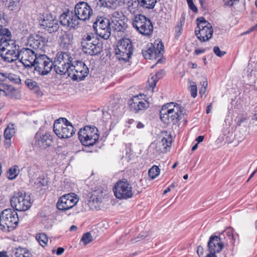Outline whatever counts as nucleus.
<instances>
[{
  "label": "nucleus",
  "instance_id": "nucleus-1",
  "mask_svg": "<svg viewBox=\"0 0 257 257\" xmlns=\"http://www.w3.org/2000/svg\"><path fill=\"white\" fill-rule=\"evenodd\" d=\"M17 212L14 209L7 208L0 213V229L9 231L16 228L19 223Z\"/></svg>",
  "mask_w": 257,
  "mask_h": 257
},
{
  "label": "nucleus",
  "instance_id": "nucleus-2",
  "mask_svg": "<svg viewBox=\"0 0 257 257\" xmlns=\"http://www.w3.org/2000/svg\"><path fill=\"white\" fill-rule=\"evenodd\" d=\"M53 131L60 139L69 138L75 133L73 126L65 118H59L55 121Z\"/></svg>",
  "mask_w": 257,
  "mask_h": 257
},
{
  "label": "nucleus",
  "instance_id": "nucleus-3",
  "mask_svg": "<svg viewBox=\"0 0 257 257\" xmlns=\"http://www.w3.org/2000/svg\"><path fill=\"white\" fill-rule=\"evenodd\" d=\"M99 137L98 130L95 126L86 125L81 128L78 132L79 140L85 146L94 145L97 142Z\"/></svg>",
  "mask_w": 257,
  "mask_h": 257
},
{
  "label": "nucleus",
  "instance_id": "nucleus-4",
  "mask_svg": "<svg viewBox=\"0 0 257 257\" xmlns=\"http://www.w3.org/2000/svg\"><path fill=\"white\" fill-rule=\"evenodd\" d=\"M133 50L131 41L129 39L123 38L118 42L115 49V54L119 61L126 62L132 55Z\"/></svg>",
  "mask_w": 257,
  "mask_h": 257
},
{
  "label": "nucleus",
  "instance_id": "nucleus-5",
  "mask_svg": "<svg viewBox=\"0 0 257 257\" xmlns=\"http://www.w3.org/2000/svg\"><path fill=\"white\" fill-rule=\"evenodd\" d=\"M35 58L33 61V67L39 74L45 75L51 71L53 68L52 61L45 54H38L33 51Z\"/></svg>",
  "mask_w": 257,
  "mask_h": 257
},
{
  "label": "nucleus",
  "instance_id": "nucleus-6",
  "mask_svg": "<svg viewBox=\"0 0 257 257\" xmlns=\"http://www.w3.org/2000/svg\"><path fill=\"white\" fill-rule=\"evenodd\" d=\"M132 25L140 34L149 36L153 31V26L151 20L145 16L139 14L134 16Z\"/></svg>",
  "mask_w": 257,
  "mask_h": 257
},
{
  "label": "nucleus",
  "instance_id": "nucleus-7",
  "mask_svg": "<svg viewBox=\"0 0 257 257\" xmlns=\"http://www.w3.org/2000/svg\"><path fill=\"white\" fill-rule=\"evenodd\" d=\"M81 44L84 53L91 56L98 55L102 51V44L94 41L89 35H85L81 39Z\"/></svg>",
  "mask_w": 257,
  "mask_h": 257
},
{
  "label": "nucleus",
  "instance_id": "nucleus-8",
  "mask_svg": "<svg viewBox=\"0 0 257 257\" xmlns=\"http://www.w3.org/2000/svg\"><path fill=\"white\" fill-rule=\"evenodd\" d=\"M93 27L96 34L105 40L108 39L111 35V23L108 19L103 17H97L93 24Z\"/></svg>",
  "mask_w": 257,
  "mask_h": 257
},
{
  "label": "nucleus",
  "instance_id": "nucleus-9",
  "mask_svg": "<svg viewBox=\"0 0 257 257\" xmlns=\"http://www.w3.org/2000/svg\"><path fill=\"white\" fill-rule=\"evenodd\" d=\"M11 206L16 211H25L30 208L32 203L30 196L26 193H16L10 200Z\"/></svg>",
  "mask_w": 257,
  "mask_h": 257
},
{
  "label": "nucleus",
  "instance_id": "nucleus-10",
  "mask_svg": "<svg viewBox=\"0 0 257 257\" xmlns=\"http://www.w3.org/2000/svg\"><path fill=\"white\" fill-rule=\"evenodd\" d=\"M113 191L115 197L120 199L130 198L134 194L132 185L125 179L117 181L113 188Z\"/></svg>",
  "mask_w": 257,
  "mask_h": 257
},
{
  "label": "nucleus",
  "instance_id": "nucleus-11",
  "mask_svg": "<svg viewBox=\"0 0 257 257\" xmlns=\"http://www.w3.org/2000/svg\"><path fill=\"white\" fill-rule=\"evenodd\" d=\"M39 25L49 33L58 31L59 28L58 20L52 14H45L39 16L38 18Z\"/></svg>",
  "mask_w": 257,
  "mask_h": 257
},
{
  "label": "nucleus",
  "instance_id": "nucleus-12",
  "mask_svg": "<svg viewBox=\"0 0 257 257\" xmlns=\"http://www.w3.org/2000/svg\"><path fill=\"white\" fill-rule=\"evenodd\" d=\"M54 137L51 133L39 130L35 136V147L40 150H46L52 146Z\"/></svg>",
  "mask_w": 257,
  "mask_h": 257
},
{
  "label": "nucleus",
  "instance_id": "nucleus-13",
  "mask_svg": "<svg viewBox=\"0 0 257 257\" xmlns=\"http://www.w3.org/2000/svg\"><path fill=\"white\" fill-rule=\"evenodd\" d=\"M79 199L74 193H69L61 196L56 203L57 208L66 211L72 208L78 202Z\"/></svg>",
  "mask_w": 257,
  "mask_h": 257
},
{
  "label": "nucleus",
  "instance_id": "nucleus-14",
  "mask_svg": "<svg viewBox=\"0 0 257 257\" xmlns=\"http://www.w3.org/2000/svg\"><path fill=\"white\" fill-rule=\"evenodd\" d=\"M74 14L79 21H85L90 19L93 14V11L87 3L80 2L75 5Z\"/></svg>",
  "mask_w": 257,
  "mask_h": 257
},
{
  "label": "nucleus",
  "instance_id": "nucleus-15",
  "mask_svg": "<svg viewBox=\"0 0 257 257\" xmlns=\"http://www.w3.org/2000/svg\"><path fill=\"white\" fill-rule=\"evenodd\" d=\"M60 23L64 26L75 29L79 24V20L72 11H68L61 14L59 18Z\"/></svg>",
  "mask_w": 257,
  "mask_h": 257
},
{
  "label": "nucleus",
  "instance_id": "nucleus-16",
  "mask_svg": "<svg viewBox=\"0 0 257 257\" xmlns=\"http://www.w3.org/2000/svg\"><path fill=\"white\" fill-rule=\"evenodd\" d=\"M150 45L147 50L142 51L144 57L146 59H157L160 58L162 55L161 52L164 50L163 43H158L156 48L152 44H151Z\"/></svg>",
  "mask_w": 257,
  "mask_h": 257
},
{
  "label": "nucleus",
  "instance_id": "nucleus-17",
  "mask_svg": "<svg viewBox=\"0 0 257 257\" xmlns=\"http://www.w3.org/2000/svg\"><path fill=\"white\" fill-rule=\"evenodd\" d=\"M128 103L131 110L135 113L145 110L149 106V102L140 98L138 95L134 96L129 100Z\"/></svg>",
  "mask_w": 257,
  "mask_h": 257
},
{
  "label": "nucleus",
  "instance_id": "nucleus-18",
  "mask_svg": "<svg viewBox=\"0 0 257 257\" xmlns=\"http://www.w3.org/2000/svg\"><path fill=\"white\" fill-rule=\"evenodd\" d=\"M174 102H171L164 105L160 111V119L165 123H171L172 113H173V107Z\"/></svg>",
  "mask_w": 257,
  "mask_h": 257
},
{
  "label": "nucleus",
  "instance_id": "nucleus-19",
  "mask_svg": "<svg viewBox=\"0 0 257 257\" xmlns=\"http://www.w3.org/2000/svg\"><path fill=\"white\" fill-rule=\"evenodd\" d=\"M219 239H217V235H211L209 237L207 243V247L210 253L216 254L220 252L224 247V246L219 242Z\"/></svg>",
  "mask_w": 257,
  "mask_h": 257
},
{
  "label": "nucleus",
  "instance_id": "nucleus-20",
  "mask_svg": "<svg viewBox=\"0 0 257 257\" xmlns=\"http://www.w3.org/2000/svg\"><path fill=\"white\" fill-rule=\"evenodd\" d=\"M21 53V51H15L14 50L7 49L5 51L3 49V50H0V56L4 61L12 62L19 58Z\"/></svg>",
  "mask_w": 257,
  "mask_h": 257
},
{
  "label": "nucleus",
  "instance_id": "nucleus-21",
  "mask_svg": "<svg viewBox=\"0 0 257 257\" xmlns=\"http://www.w3.org/2000/svg\"><path fill=\"white\" fill-rule=\"evenodd\" d=\"M213 32L212 27L195 30V35L197 36L198 39L201 42H206L211 39Z\"/></svg>",
  "mask_w": 257,
  "mask_h": 257
},
{
  "label": "nucleus",
  "instance_id": "nucleus-22",
  "mask_svg": "<svg viewBox=\"0 0 257 257\" xmlns=\"http://www.w3.org/2000/svg\"><path fill=\"white\" fill-rule=\"evenodd\" d=\"M173 113H172V119H171V123L176 124L178 121L184 117V109L177 103H174L173 107Z\"/></svg>",
  "mask_w": 257,
  "mask_h": 257
},
{
  "label": "nucleus",
  "instance_id": "nucleus-23",
  "mask_svg": "<svg viewBox=\"0 0 257 257\" xmlns=\"http://www.w3.org/2000/svg\"><path fill=\"white\" fill-rule=\"evenodd\" d=\"M71 62H61L60 64L58 65V67L56 66V64H53V67L56 73L60 75H64L66 73L70 76V63Z\"/></svg>",
  "mask_w": 257,
  "mask_h": 257
},
{
  "label": "nucleus",
  "instance_id": "nucleus-24",
  "mask_svg": "<svg viewBox=\"0 0 257 257\" xmlns=\"http://www.w3.org/2000/svg\"><path fill=\"white\" fill-rule=\"evenodd\" d=\"M73 36L69 32H64L59 36L60 45L63 48H68L72 43Z\"/></svg>",
  "mask_w": 257,
  "mask_h": 257
},
{
  "label": "nucleus",
  "instance_id": "nucleus-25",
  "mask_svg": "<svg viewBox=\"0 0 257 257\" xmlns=\"http://www.w3.org/2000/svg\"><path fill=\"white\" fill-rule=\"evenodd\" d=\"M127 26L125 19H119V20H111V30L114 31L121 32H123Z\"/></svg>",
  "mask_w": 257,
  "mask_h": 257
},
{
  "label": "nucleus",
  "instance_id": "nucleus-26",
  "mask_svg": "<svg viewBox=\"0 0 257 257\" xmlns=\"http://www.w3.org/2000/svg\"><path fill=\"white\" fill-rule=\"evenodd\" d=\"M47 42L46 38L42 36V34L33 35V49H40L41 50L46 45Z\"/></svg>",
  "mask_w": 257,
  "mask_h": 257
},
{
  "label": "nucleus",
  "instance_id": "nucleus-27",
  "mask_svg": "<svg viewBox=\"0 0 257 257\" xmlns=\"http://www.w3.org/2000/svg\"><path fill=\"white\" fill-rule=\"evenodd\" d=\"M48 183V178L43 175L40 176L34 182L33 187L37 192H42L40 194L44 193L43 187H46Z\"/></svg>",
  "mask_w": 257,
  "mask_h": 257
},
{
  "label": "nucleus",
  "instance_id": "nucleus-28",
  "mask_svg": "<svg viewBox=\"0 0 257 257\" xmlns=\"http://www.w3.org/2000/svg\"><path fill=\"white\" fill-rule=\"evenodd\" d=\"M72 58L67 52H59L57 53L54 60L52 61L53 65L58 66L61 62H72ZM58 66H57L58 67Z\"/></svg>",
  "mask_w": 257,
  "mask_h": 257
},
{
  "label": "nucleus",
  "instance_id": "nucleus-29",
  "mask_svg": "<svg viewBox=\"0 0 257 257\" xmlns=\"http://www.w3.org/2000/svg\"><path fill=\"white\" fill-rule=\"evenodd\" d=\"M97 194V192L94 191L88 200L87 204L91 209H96L101 202V198L99 197Z\"/></svg>",
  "mask_w": 257,
  "mask_h": 257
},
{
  "label": "nucleus",
  "instance_id": "nucleus-30",
  "mask_svg": "<svg viewBox=\"0 0 257 257\" xmlns=\"http://www.w3.org/2000/svg\"><path fill=\"white\" fill-rule=\"evenodd\" d=\"M164 75L163 70H161L158 71L155 75L152 76L151 78L148 80V84L150 87L152 88L153 89L156 86V83L158 81L162 78Z\"/></svg>",
  "mask_w": 257,
  "mask_h": 257
},
{
  "label": "nucleus",
  "instance_id": "nucleus-31",
  "mask_svg": "<svg viewBox=\"0 0 257 257\" xmlns=\"http://www.w3.org/2000/svg\"><path fill=\"white\" fill-rule=\"evenodd\" d=\"M75 71V73L80 72L81 71H83V72L86 73L88 71V68L84 62L82 61L77 62L76 65H71L70 72Z\"/></svg>",
  "mask_w": 257,
  "mask_h": 257
},
{
  "label": "nucleus",
  "instance_id": "nucleus-32",
  "mask_svg": "<svg viewBox=\"0 0 257 257\" xmlns=\"http://www.w3.org/2000/svg\"><path fill=\"white\" fill-rule=\"evenodd\" d=\"M3 46L1 47L0 50H5V51L7 49L9 50H14L15 51H20L19 46L18 45H16L15 42L10 39L7 42H4Z\"/></svg>",
  "mask_w": 257,
  "mask_h": 257
},
{
  "label": "nucleus",
  "instance_id": "nucleus-33",
  "mask_svg": "<svg viewBox=\"0 0 257 257\" xmlns=\"http://www.w3.org/2000/svg\"><path fill=\"white\" fill-rule=\"evenodd\" d=\"M138 4L145 9H153L156 3L157 0H137Z\"/></svg>",
  "mask_w": 257,
  "mask_h": 257
},
{
  "label": "nucleus",
  "instance_id": "nucleus-34",
  "mask_svg": "<svg viewBox=\"0 0 257 257\" xmlns=\"http://www.w3.org/2000/svg\"><path fill=\"white\" fill-rule=\"evenodd\" d=\"M13 253L14 257H31V253L26 248L20 247L15 248Z\"/></svg>",
  "mask_w": 257,
  "mask_h": 257
},
{
  "label": "nucleus",
  "instance_id": "nucleus-35",
  "mask_svg": "<svg viewBox=\"0 0 257 257\" xmlns=\"http://www.w3.org/2000/svg\"><path fill=\"white\" fill-rule=\"evenodd\" d=\"M101 7L109 9H115L118 5V0H99Z\"/></svg>",
  "mask_w": 257,
  "mask_h": 257
},
{
  "label": "nucleus",
  "instance_id": "nucleus-36",
  "mask_svg": "<svg viewBox=\"0 0 257 257\" xmlns=\"http://www.w3.org/2000/svg\"><path fill=\"white\" fill-rule=\"evenodd\" d=\"M23 56L22 57L21 62L23 63L25 67L31 68L32 67V57L30 55H27L25 52L22 53Z\"/></svg>",
  "mask_w": 257,
  "mask_h": 257
},
{
  "label": "nucleus",
  "instance_id": "nucleus-37",
  "mask_svg": "<svg viewBox=\"0 0 257 257\" xmlns=\"http://www.w3.org/2000/svg\"><path fill=\"white\" fill-rule=\"evenodd\" d=\"M15 133L13 124H9L4 132V137L6 140H10Z\"/></svg>",
  "mask_w": 257,
  "mask_h": 257
},
{
  "label": "nucleus",
  "instance_id": "nucleus-38",
  "mask_svg": "<svg viewBox=\"0 0 257 257\" xmlns=\"http://www.w3.org/2000/svg\"><path fill=\"white\" fill-rule=\"evenodd\" d=\"M196 21L197 22V27L199 30L206 28L212 27L211 25L203 17L197 18Z\"/></svg>",
  "mask_w": 257,
  "mask_h": 257
},
{
  "label": "nucleus",
  "instance_id": "nucleus-39",
  "mask_svg": "<svg viewBox=\"0 0 257 257\" xmlns=\"http://www.w3.org/2000/svg\"><path fill=\"white\" fill-rule=\"evenodd\" d=\"M4 74L5 76V81L8 79L11 82H13L15 83L19 84L21 82L20 77L17 75L9 73H5Z\"/></svg>",
  "mask_w": 257,
  "mask_h": 257
},
{
  "label": "nucleus",
  "instance_id": "nucleus-40",
  "mask_svg": "<svg viewBox=\"0 0 257 257\" xmlns=\"http://www.w3.org/2000/svg\"><path fill=\"white\" fill-rule=\"evenodd\" d=\"M10 85L0 83V96H7L10 95Z\"/></svg>",
  "mask_w": 257,
  "mask_h": 257
},
{
  "label": "nucleus",
  "instance_id": "nucleus-41",
  "mask_svg": "<svg viewBox=\"0 0 257 257\" xmlns=\"http://www.w3.org/2000/svg\"><path fill=\"white\" fill-rule=\"evenodd\" d=\"M160 172L159 168L157 166L154 165L149 170V176L151 179H154L160 174Z\"/></svg>",
  "mask_w": 257,
  "mask_h": 257
},
{
  "label": "nucleus",
  "instance_id": "nucleus-42",
  "mask_svg": "<svg viewBox=\"0 0 257 257\" xmlns=\"http://www.w3.org/2000/svg\"><path fill=\"white\" fill-rule=\"evenodd\" d=\"M37 241L43 247L46 244L48 241V238L46 235L44 233H40L37 234L36 236Z\"/></svg>",
  "mask_w": 257,
  "mask_h": 257
},
{
  "label": "nucleus",
  "instance_id": "nucleus-43",
  "mask_svg": "<svg viewBox=\"0 0 257 257\" xmlns=\"http://www.w3.org/2000/svg\"><path fill=\"white\" fill-rule=\"evenodd\" d=\"M89 70L86 73H85V74H84L83 71H81L80 72L73 73L72 78L73 80L81 81L87 76Z\"/></svg>",
  "mask_w": 257,
  "mask_h": 257
},
{
  "label": "nucleus",
  "instance_id": "nucleus-44",
  "mask_svg": "<svg viewBox=\"0 0 257 257\" xmlns=\"http://www.w3.org/2000/svg\"><path fill=\"white\" fill-rule=\"evenodd\" d=\"M223 232L225 236H226L230 240V243L233 244L235 241L233 235V229L231 227H228Z\"/></svg>",
  "mask_w": 257,
  "mask_h": 257
},
{
  "label": "nucleus",
  "instance_id": "nucleus-45",
  "mask_svg": "<svg viewBox=\"0 0 257 257\" xmlns=\"http://www.w3.org/2000/svg\"><path fill=\"white\" fill-rule=\"evenodd\" d=\"M18 174V171L17 166L11 168L7 172L8 178L10 180L15 179L17 176Z\"/></svg>",
  "mask_w": 257,
  "mask_h": 257
},
{
  "label": "nucleus",
  "instance_id": "nucleus-46",
  "mask_svg": "<svg viewBox=\"0 0 257 257\" xmlns=\"http://www.w3.org/2000/svg\"><path fill=\"white\" fill-rule=\"evenodd\" d=\"M111 20H119L125 19V17L121 12L114 11L109 15Z\"/></svg>",
  "mask_w": 257,
  "mask_h": 257
},
{
  "label": "nucleus",
  "instance_id": "nucleus-47",
  "mask_svg": "<svg viewBox=\"0 0 257 257\" xmlns=\"http://www.w3.org/2000/svg\"><path fill=\"white\" fill-rule=\"evenodd\" d=\"M81 241L83 242L84 245L89 243L92 241V236L91 233L89 232L84 233L81 239Z\"/></svg>",
  "mask_w": 257,
  "mask_h": 257
},
{
  "label": "nucleus",
  "instance_id": "nucleus-48",
  "mask_svg": "<svg viewBox=\"0 0 257 257\" xmlns=\"http://www.w3.org/2000/svg\"><path fill=\"white\" fill-rule=\"evenodd\" d=\"M19 3L20 1L18 0H10L8 7L10 10L13 11L19 7Z\"/></svg>",
  "mask_w": 257,
  "mask_h": 257
},
{
  "label": "nucleus",
  "instance_id": "nucleus-49",
  "mask_svg": "<svg viewBox=\"0 0 257 257\" xmlns=\"http://www.w3.org/2000/svg\"><path fill=\"white\" fill-rule=\"evenodd\" d=\"M190 91L191 96L195 98L197 96V85L195 82H192L190 86Z\"/></svg>",
  "mask_w": 257,
  "mask_h": 257
},
{
  "label": "nucleus",
  "instance_id": "nucleus-50",
  "mask_svg": "<svg viewBox=\"0 0 257 257\" xmlns=\"http://www.w3.org/2000/svg\"><path fill=\"white\" fill-rule=\"evenodd\" d=\"M10 93L11 94L7 95V96L11 98L19 99L20 97L19 93L12 86L11 87Z\"/></svg>",
  "mask_w": 257,
  "mask_h": 257
},
{
  "label": "nucleus",
  "instance_id": "nucleus-51",
  "mask_svg": "<svg viewBox=\"0 0 257 257\" xmlns=\"http://www.w3.org/2000/svg\"><path fill=\"white\" fill-rule=\"evenodd\" d=\"M171 142L172 139L170 137H168V138L164 137L161 140V143H162V145L164 146V148H166L167 147L170 146Z\"/></svg>",
  "mask_w": 257,
  "mask_h": 257
},
{
  "label": "nucleus",
  "instance_id": "nucleus-52",
  "mask_svg": "<svg viewBox=\"0 0 257 257\" xmlns=\"http://www.w3.org/2000/svg\"><path fill=\"white\" fill-rule=\"evenodd\" d=\"M225 234H224L223 231L220 233L218 236L217 235V239H219V242H220V243L224 246V244L227 243V240H226V238L225 237Z\"/></svg>",
  "mask_w": 257,
  "mask_h": 257
},
{
  "label": "nucleus",
  "instance_id": "nucleus-53",
  "mask_svg": "<svg viewBox=\"0 0 257 257\" xmlns=\"http://www.w3.org/2000/svg\"><path fill=\"white\" fill-rule=\"evenodd\" d=\"M213 52L218 57H222L224 55L226 54V52L224 51H221L219 48L218 46H215L213 48Z\"/></svg>",
  "mask_w": 257,
  "mask_h": 257
},
{
  "label": "nucleus",
  "instance_id": "nucleus-54",
  "mask_svg": "<svg viewBox=\"0 0 257 257\" xmlns=\"http://www.w3.org/2000/svg\"><path fill=\"white\" fill-rule=\"evenodd\" d=\"M33 92L37 95L38 97L42 96L43 95V93L40 90L39 87L37 86V83L35 82H33Z\"/></svg>",
  "mask_w": 257,
  "mask_h": 257
},
{
  "label": "nucleus",
  "instance_id": "nucleus-55",
  "mask_svg": "<svg viewBox=\"0 0 257 257\" xmlns=\"http://www.w3.org/2000/svg\"><path fill=\"white\" fill-rule=\"evenodd\" d=\"M187 4L189 8L194 13H196L198 11V9L196 6L194 5L193 0H187Z\"/></svg>",
  "mask_w": 257,
  "mask_h": 257
},
{
  "label": "nucleus",
  "instance_id": "nucleus-56",
  "mask_svg": "<svg viewBox=\"0 0 257 257\" xmlns=\"http://www.w3.org/2000/svg\"><path fill=\"white\" fill-rule=\"evenodd\" d=\"M175 31H176V38L177 39L181 35L182 31V27L181 26L177 25L175 27Z\"/></svg>",
  "mask_w": 257,
  "mask_h": 257
},
{
  "label": "nucleus",
  "instance_id": "nucleus-57",
  "mask_svg": "<svg viewBox=\"0 0 257 257\" xmlns=\"http://www.w3.org/2000/svg\"><path fill=\"white\" fill-rule=\"evenodd\" d=\"M25 84L30 89H32V80L27 79L25 81Z\"/></svg>",
  "mask_w": 257,
  "mask_h": 257
},
{
  "label": "nucleus",
  "instance_id": "nucleus-58",
  "mask_svg": "<svg viewBox=\"0 0 257 257\" xmlns=\"http://www.w3.org/2000/svg\"><path fill=\"white\" fill-rule=\"evenodd\" d=\"M197 253L199 256L202 255L203 253V248L202 246L199 245L197 247Z\"/></svg>",
  "mask_w": 257,
  "mask_h": 257
},
{
  "label": "nucleus",
  "instance_id": "nucleus-59",
  "mask_svg": "<svg viewBox=\"0 0 257 257\" xmlns=\"http://www.w3.org/2000/svg\"><path fill=\"white\" fill-rule=\"evenodd\" d=\"M223 1L226 6L231 7L233 6L231 0H223Z\"/></svg>",
  "mask_w": 257,
  "mask_h": 257
},
{
  "label": "nucleus",
  "instance_id": "nucleus-60",
  "mask_svg": "<svg viewBox=\"0 0 257 257\" xmlns=\"http://www.w3.org/2000/svg\"><path fill=\"white\" fill-rule=\"evenodd\" d=\"M64 251V248L61 247H59L57 248L56 250V254L57 255H61L62 254Z\"/></svg>",
  "mask_w": 257,
  "mask_h": 257
},
{
  "label": "nucleus",
  "instance_id": "nucleus-61",
  "mask_svg": "<svg viewBox=\"0 0 257 257\" xmlns=\"http://www.w3.org/2000/svg\"><path fill=\"white\" fill-rule=\"evenodd\" d=\"M205 52V50L204 49H197L195 50L194 53L196 55H199L201 53H203Z\"/></svg>",
  "mask_w": 257,
  "mask_h": 257
},
{
  "label": "nucleus",
  "instance_id": "nucleus-62",
  "mask_svg": "<svg viewBox=\"0 0 257 257\" xmlns=\"http://www.w3.org/2000/svg\"><path fill=\"white\" fill-rule=\"evenodd\" d=\"M252 123H254L255 121H257V108H256L255 112L251 118Z\"/></svg>",
  "mask_w": 257,
  "mask_h": 257
},
{
  "label": "nucleus",
  "instance_id": "nucleus-63",
  "mask_svg": "<svg viewBox=\"0 0 257 257\" xmlns=\"http://www.w3.org/2000/svg\"><path fill=\"white\" fill-rule=\"evenodd\" d=\"M255 31L254 26L250 27L247 31L244 32L242 35H246L250 33L251 32Z\"/></svg>",
  "mask_w": 257,
  "mask_h": 257
},
{
  "label": "nucleus",
  "instance_id": "nucleus-64",
  "mask_svg": "<svg viewBox=\"0 0 257 257\" xmlns=\"http://www.w3.org/2000/svg\"><path fill=\"white\" fill-rule=\"evenodd\" d=\"M201 84L202 85L201 87H204V88H207L208 84H207V80L206 78H204V80L201 82Z\"/></svg>",
  "mask_w": 257,
  "mask_h": 257
}]
</instances>
